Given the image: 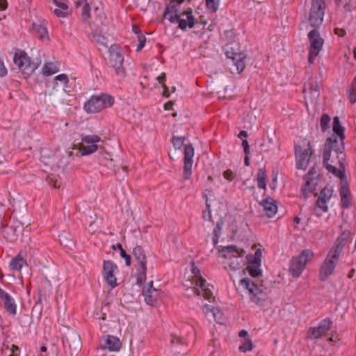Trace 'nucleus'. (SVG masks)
<instances>
[{"label": "nucleus", "mask_w": 356, "mask_h": 356, "mask_svg": "<svg viewBox=\"0 0 356 356\" xmlns=\"http://www.w3.org/2000/svg\"><path fill=\"white\" fill-rule=\"evenodd\" d=\"M346 243V238L339 237L330 250L320 268L319 278L321 281L326 280L333 273Z\"/></svg>", "instance_id": "obj_1"}, {"label": "nucleus", "mask_w": 356, "mask_h": 356, "mask_svg": "<svg viewBox=\"0 0 356 356\" xmlns=\"http://www.w3.org/2000/svg\"><path fill=\"white\" fill-rule=\"evenodd\" d=\"M344 138H337V136H332L328 138L324 145L323 160L326 163L327 161L331 160V163L343 165L345 160L344 152Z\"/></svg>", "instance_id": "obj_2"}, {"label": "nucleus", "mask_w": 356, "mask_h": 356, "mask_svg": "<svg viewBox=\"0 0 356 356\" xmlns=\"http://www.w3.org/2000/svg\"><path fill=\"white\" fill-rule=\"evenodd\" d=\"M219 251L222 253V257L225 259L223 261L225 268L232 277V273L240 270L241 268L238 257L243 255L244 251L242 249H237L233 245L222 247Z\"/></svg>", "instance_id": "obj_3"}, {"label": "nucleus", "mask_w": 356, "mask_h": 356, "mask_svg": "<svg viewBox=\"0 0 356 356\" xmlns=\"http://www.w3.org/2000/svg\"><path fill=\"white\" fill-rule=\"evenodd\" d=\"M113 102V98L109 95L92 96L85 103L84 110L88 113H96L111 107Z\"/></svg>", "instance_id": "obj_4"}, {"label": "nucleus", "mask_w": 356, "mask_h": 356, "mask_svg": "<svg viewBox=\"0 0 356 356\" xmlns=\"http://www.w3.org/2000/svg\"><path fill=\"white\" fill-rule=\"evenodd\" d=\"M313 257L314 252L309 249L304 250L298 256L293 257L289 265V271L293 277H299L307 263L309 262Z\"/></svg>", "instance_id": "obj_5"}, {"label": "nucleus", "mask_w": 356, "mask_h": 356, "mask_svg": "<svg viewBox=\"0 0 356 356\" xmlns=\"http://www.w3.org/2000/svg\"><path fill=\"white\" fill-rule=\"evenodd\" d=\"M13 61L18 69L26 75H30L33 73L41 64V59L40 58H35V60H31V58L24 51L16 53L14 56Z\"/></svg>", "instance_id": "obj_6"}, {"label": "nucleus", "mask_w": 356, "mask_h": 356, "mask_svg": "<svg viewBox=\"0 0 356 356\" xmlns=\"http://www.w3.org/2000/svg\"><path fill=\"white\" fill-rule=\"evenodd\" d=\"M240 284L248 291L250 298L254 303L262 304L267 299V289H263L261 285L259 286L247 277L241 280Z\"/></svg>", "instance_id": "obj_7"}, {"label": "nucleus", "mask_w": 356, "mask_h": 356, "mask_svg": "<svg viewBox=\"0 0 356 356\" xmlns=\"http://www.w3.org/2000/svg\"><path fill=\"white\" fill-rule=\"evenodd\" d=\"M192 273L193 274V284L195 285V293L197 296H202L204 298L211 300V298H214L213 293L210 287L213 288L207 282V281L201 276L200 270L193 266Z\"/></svg>", "instance_id": "obj_8"}, {"label": "nucleus", "mask_w": 356, "mask_h": 356, "mask_svg": "<svg viewBox=\"0 0 356 356\" xmlns=\"http://www.w3.org/2000/svg\"><path fill=\"white\" fill-rule=\"evenodd\" d=\"M132 254L137 261L136 284L140 285L146 280L147 258L144 250L139 245L134 248Z\"/></svg>", "instance_id": "obj_9"}, {"label": "nucleus", "mask_w": 356, "mask_h": 356, "mask_svg": "<svg viewBox=\"0 0 356 356\" xmlns=\"http://www.w3.org/2000/svg\"><path fill=\"white\" fill-rule=\"evenodd\" d=\"M99 141L101 138L97 135H81V142L75 145L74 149H79L81 156H87L97 150Z\"/></svg>", "instance_id": "obj_10"}, {"label": "nucleus", "mask_w": 356, "mask_h": 356, "mask_svg": "<svg viewBox=\"0 0 356 356\" xmlns=\"http://www.w3.org/2000/svg\"><path fill=\"white\" fill-rule=\"evenodd\" d=\"M307 147L300 146L295 147V154L297 168L305 170L307 168L310 157L314 154V151L309 141L306 142Z\"/></svg>", "instance_id": "obj_11"}, {"label": "nucleus", "mask_w": 356, "mask_h": 356, "mask_svg": "<svg viewBox=\"0 0 356 356\" xmlns=\"http://www.w3.org/2000/svg\"><path fill=\"white\" fill-rule=\"evenodd\" d=\"M308 38L310 42L308 61L309 63H312L321 51L324 40L321 37L317 29H314L309 32Z\"/></svg>", "instance_id": "obj_12"}, {"label": "nucleus", "mask_w": 356, "mask_h": 356, "mask_svg": "<svg viewBox=\"0 0 356 356\" xmlns=\"http://www.w3.org/2000/svg\"><path fill=\"white\" fill-rule=\"evenodd\" d=\"M63 86L58 83L56 86H52L51 90L47 95V101L54 106L63 104L66 97V91Z\"/></svg>", "instance_id": "obj_13"}, {"label": "nucleus", "mask_w": 356, "mask_h": 356, "mask_svg": "<svg viewBox=\"0 0 356 356\" xmlns=\"http://www.w3.org/2000/svg\"><path fill=\"white\" fill-rule=\"evenodd\" d=\"M104 277L107 284L111 287L115 288L117 286V280L115 277V273L118 271L117 265L112 261L108 260L104 261Z\"/></svg>", "instance_id": "obj_14"}, {"label": "nucleus", "mask_w": 356, "mask_h": 356, "mask_svg": "<svg viewBox=\"0 0 356 356\" xmlns=\"http://www.w3.org/2000/svg\"><path fill=\"white\" fill-rule=\"evenodd\" d=\"M325 6L312 3L309 15L310 26L314 29L318 28L323 23Z\"/></svg>", "instance_id": "obj_15"}, {"label": "nucleus", "mask_w": 356, "mask_h": 356, "mask_svg": "<svg viewBox=\"0 0 356 356\" xmlns=\"http://www.w3.org/2000/svg\"><path fill=\"white\" fill-rule=\"evenodd\" d=\"M194 148L191 144L185 145L184 158V179L187 180L190 178L193 164Z\"/></svg>", "instance_id": "obj_16"}, {"label": "nucleus", "mask_w": 356, "mask_h": 356, "mask_svg": "<svg viewBox=\"0 0 356 356\" xmlns=\"http://www.w3.org/2000/svg\"><path fill=\"white\" fill-rule=\"evenodd\" d=\"M303 93L305 100H310L312 104H316L320 96V86L316 81H311L304 86Z\"/></svg>", "instance_id": "obj_17"}, {"label": "nucleus", "mask_w": 356, "mask_h": 356, "mask_svg": "<svg viewBox=\"0 0 356 356\" xmlns=\"http://www.w3.org/2000/svg\"><path fill=\"white\" fill-rule=\"evenodd\" d=\"M143 295L145 302L149 305H154L160 299V291L153 287V282H149L143 289Z\"/></svg>", "instance_id": "obj_18"}, {"label": "nucleus", "mask_w": 356, "mask_h": 356, "mask_svg": "<svg viewBox=\"0 0 356 356\" xmlns=\"http://www.w3.org/2000/svg\"><path fill=\"white\" fill-rule=\"evenodd\" d=\"M332 325V322L329 318L321 321L317 327L309 328V337L313 339L320 338L331 329Z\"/></svg>", "instance_id": "obj_19"}, {"label": "nucleus", "mask_w": 356, "mask_h": 356, "mask_svg": "<svg viewBox=\"0 0 356 356\" xmlns=\"http://www.w3.org/2000/svg\"><path fill=\"white\" fill-rule=\"evenodd\" d=\"M124 57L120 51H113L110 54V63L115 70V73L120 76H125V70L123 67Z\"/></svg>", "instance_id": "obj_20"}, {"label": "nucleus", "mask_w": 356, "mask_h": 356, "mask_svg": "<svg viewBox=\"0 0 356 356\" xmlns=\"http://www.w3.org/2000/svg\"><path fill=\"white\" fill-rule=\"evenodd\" d=\"M179 28L184 30L187 27L191 29L195 25V18L193 15V11L190 8L186 11L181 12L179 15L177 22Z\"/></svg>", "instance_id": "obj_21"}, {"label": "nucleus", "mask_w": 356, "mask_h": 356, "mask_svg": "<svg viewBox=\"0 0 356 356\" xmlns=\"http://www.w3.org/2000/svg\"><path fill=\"white\" fill-rule=\"evenodd\" d=\"M56 8L52 9L53 13L58 17L65 18L70 14L68 0H52Z\"/></svg>", "instance_id": "obj_22"}, {"label": "nucleus", "mask_w": 356, "mask_h": 356, "mask_svg": "<svg viewBox=\"0 0 356 356\" xmlns=\"http://www.w3.org/2000/svg\"><path fill=\"white\" fill-rule=\"evenodd\" d=\"M227 58L231 59L236 67L238 73L243 71L245 67V58L247 56L244 53H235L233 51H226Z\"/></svg>", "instance_id": "obj_23"}, {"label": "nucleus", "mask_w": 356, "mask_h": 356, "mask_svg": "<svg viewBox=\"0 0 356 356\" xmlns=\"http://www.w3.org/2000/svg\"><path fill=\"white\" fill-rule=\"evenodd\" d=\"M121 347L120 339L114 336L108 335L103 340L100 348L102 350L108 349L110 351H118Z\"/></svg>", "instance_id": "obj_24"}, {"label": "nucleus", "mask_w": 356, "mask_h": 356, "mask_svg": "<svg viewBox=\"0 0 356 356\" xmlns=\"http://www.w3.org/2000/svg\"><path fill=\"white\" fill-rule=\"evenodd\" d=\"M181 14L178 5L170 3L164 12V17L172 23L177 22V19Z\"/></svg>", "instance_id": "obj_25"}, {"label": "nucleus", "mask_w": 356, "mask_h": 356, "mask_svg": "<svg viewBox=\"0 0 356 356\" xmlns=\"http://www.w3.org/2000/svg\"><path fill=\"white\" fill-rule=\"evenodd\" d=\"M0 298L4 302V306L7 312L15 315L16 314V305L14 299L4 290L0 288Z\"/></svg>", "instance_id": "obj_26"}, {"label": "nucleus", "mask_w": 356, "mask_h": 356, "mask_svg": "<svg viewBox=\"0 0 356 356\" xmlns=\"http://www.w3.org/2000/svg\"><path fill=\"white\" fill-rule=\"evenodd\" d=\"M261 204L264 208L265 214L268 218H272L277 213V207L273 199L266 198L261 201Z\"/></svg>", "instance_id": "obj_27"}, {"label": "nucleus", "mask_w": 356, "mask_h": 356, "mask_svg": "<svg viewBox=\"0 0 356 356\" xmlns=\"http://www.w3.org/2000/svg\"><path fill=\"white\" fill-rule=\"evenodd\" d=\"M305 184L302 187V193L305 198L313 193L317 185V180L314 178L304 177Z\"/></svg>", "instance_id": "obj_28"}, {"label": "nucleus", "mask_w": 356, "mask_h": 356, "mask_svg": "<svg viewBox=\"0 0 356 356\" xmlns=\"http://www.w3.org/2000/svg\"><path fill=\"white\" fill-rule=\"evenodd\" d=\"M33 33L41 40L48 39V32L47 28L38 22H33L32 24Z\"/></svg>", "instance_id": "obj_29"}, {"label": "nucleus", "mask_w": 356, "mask_h": 356, "mask_svg": "<svg viewBox=\"0 0 356 356\" xmlns=\"http://www.w3.org/2000/svg\"><path fill=\"white\" fill-rule=\"evenodd\" d=\"M259 266L260 263L256 259L252 262H250L247 267L249 274L253 277L259 276L261 274V270Z\"/></svg>", "instance_id": "obj_30"}, {"label": "nucleus", "mask_w": 356, "mask_h": 356, "mask_svg": "<svg viewBox=\"0 0 356 356\" xmlns=\"http://www.w3.org/2000/svg\"><path fill=\"white\" fill-rule=\"evenodd\" d=\"M2 234L3 236L9 241H14L17 237L16 229L11 226L3 227L2 229Z\"/></svg>", "instance_id": "obj_31"}, {"label": "nucleus", "mask_w": 356, "mask_h": 356, "mask_svg": "<svg viewBox=\"0 0 356 356\" xmlns=\"http://www.w3.org/2000/svg\"><path fill=\"white\" fill-rule=\"evenodd\" d=\"M24 264H26V261L20 255H18L11 259L9 266L12 270H20Z\"/></svg>", "instance_id": "obj_32"}, {"label": "nucleus", "mask_w": 356, "mask_h": 356, "mask_svg": "<svg viewBox=\"0 0 356 356\" xmlns=\"http://www.w3.org/2000/svg\"><path fill=\"white\" fill-rule=\"evenodd\" d=\"M266 170L263 168L258 170L257 175V186L261 189H266Z\"/></svg>", "instance_id": "obj_33"}, {"label": "nucleus", "mask_w": 356, "mask_h": 356, "mask_svg": "<svg viewBox=\"0 0 356 356\" xmlns=\"http://www.w3.org/2000/svg\"><path fill=\"white\" fill-rule=\"evenodd\" d=\"M333 131L337 138H344L343 128L340 124L339 119L338 117H335L333 120Z\"/></svg>", "instance_id": "obj_34"}, {"label": "nucleus", "mask_w": 356, "mask_h": 356, "mask_svg": "<svg viewBox=\"0 0 356 356\" xmlns=\"http://www.w3.org/2000/svg\"><path fill=\"white\" fill-rule=\"evenodd\" d=\"M58 67L54 63H47L42 67V74L45 76H49L56 73Z\"/></svg>", "instance_id": "obj_35"}, {"label": "nucleus", "mask_w": 356, "mask_h": 356, "mask_svg": "<svg viewBox=\"0 0 356 356\" xmlns=\"http://www.w3.org/2000/svg\"><path fill=\"white\" fill-rule=\"evenodd\" d=\"M323 165L330 172H332L336 177L341 178L344 176L343 171H341L334 165L329 163L328 161H327L326 163L323 162Z\"/></svg>", "instance_id": "obj_36"}, {"label": "nucleus", "mask_w": 356, "mask_h": 356, "mask_svg": "<svg viewBox=\"0 0 356 356\" xmlns=\"http://www.w3.org/2000/svg\"><path fill=\"white\" fill-rule=\"evenodd\" d=\"M68 82L69 80L67 76L65 74H61L55 76L53 86H56L58 83L59 86H64L63 89H65L67 86Z\"/></svg>", "instance_id": "obj_37"}, {"label": "nucleus", "mask_w": 356, "mask_h": 356, "mask_svg": "<svg viewBox=\"0 0 356 356\" xmlns=\"http://www.w3.org/2000/svg\"><path fill=\"white\" fill-rule=\"evenodd\" d=\"M222 225H223V220H222V219H220L217 222L216 227L213 230V245H216L218 242V238H219L220 233H221Z\"/></svg>", "instance_id": "obj_38"}, {"label": "nucleus", "mask_w": 356, "mask_h": 356, "mask_svg": "<svg viewBox=\"0 0 356 356\" xmlns=\"http://www.w3.org/2000/svg\"><path fill=\"white\" fill-rule=\"evenodd\" d=\"M332 189L330 188L325 187L321 191L318 198L328 202L332 197Z\"/></svg>", "instance_id": "obj_39"}, {"label": "nucleus", "mask_w": 356, "mask_h": 356, "mask_svg": "<svg viewBox=\"0 0 356 356\" xmlns=\"http://www.w3.org/2000/svg\"><path fill=\"white\" fill-rule=\"evenodd\" d=\"M205 1H206V6H207V8H208V10L210 12L215 13L218 9L220 1L219 0H205Z\"/></svg>", "instance_id": "obj_40"}, {"label": "nucleus", "mask_w": 356, "mask_h": 356, "mask_svg": "<svg viewBox=\"0 0 356 356\" xmlns=\"http://www.w3.org/2000/svg\"><path fill=\"white\" fill-rule=\"evenodd\" d=\"M92 40L97 43L104 47H107V40L104 35L99 33H92Z\"/></svg>", "instance_id": "obj_41"}, {"label": "nucleus", "mask_w": 356, "mask_h": 356, "mask_svg": "<svg viewBox=\"0 0 356 356\" xmlns=\"http://www.w3.org/2000/svg\"><path fill=\"white\" fill-rule=\"evenodd\" d=\"M211 314L214 321H216L218 323L222 324L224 323L222 314L218 309L213 308L211 309Z\"/></svg>", "instance_id": "obj_42"}, {"label": "nucleus", "mask_w": 356, "mask_h": 356, "mask_svg": "<svg viewBox=\"0 0 356 356\" xmlns=\"http://www.w3.org/2000/svg\"><path fill=\"white\" fill-rule=\"evenodd\" d=\"M185 137L173 136L172 143L175 149H180L185 141Z\"/></svg>", "instance_id": "obj_43"}, {"label": "nucleus", "mask_w": 356, "mask_h": 356, "mask_svg": "<svg viewBox=\"0 0 356 356\" xmlns=\"http://www.w3.org/2000/svg\"><path fill=\"white\" fill-rule=\"evenodd\" d=\"M118 249L120 251V256L125 259V264L127 266L131 265V256L126 253L120 243L117 244Z\"/></svg>", "instance_id": "obj_44"}, {"label": "nucleus", "mask_w": 356, "mask_h": 356, "mask_svg": "<svg viewBox=\"0 0 356 356\" xmlns=\"http://www.w3.org/2000/svg\"><path fill=\"white\" fill-rule=\"evenodd\" d=\"M330 122V118L327 114H323L321 118V127L325 131L327 128Z\"/></svg>", "instance_id": "obj_45"}, {"label": "nucleus", "mask_w": 356, "mask_h": 356, "mask_svg": "<svg viewBox=\"0 0 356 356\" xmlns=\"http://www.w3.org/2000/svg\"><path fill=\"white\" fill-rule=\"evenodd\" d=\"M81 16L84 22H87L90 17V6L88 2L83 6Z\"/></svg>", "instance_id": "obj_46"}, {"label": "nucleus", "mask_w": 356, "mask_h": 356, "mask_svg": "<svg viewBox=\"0 0 356 356\" xmlns=\"http://www.w3.org/2000/svg\"><path fill=\"white\" fill-rule=\"evenodd\" d=\"M316 207L324 213L328 211L327 202L325 200L318 198L316 203Z\"/></svg>", "instance_id": "obj_47"}, {"label": "nucleus", "mask_w": 356, "mask_h": 356, "mask_svg": "<svg viewBox=\"0 0 356 356\" xmlns=\"http://www.w3.org/2000/svg\"><path fill=\"white\" fill-rule=\"evenodd\" d=\"M252 349V341L249 339H246L243 344L239 346V350L242 352H246Z\"/></svg>", "instance_id": "obj_48"}, {"label": "nucleus", "mask_w": 356, "mask_h": 356, "mask_svg": "<svg viewBox=\"0 0 356 356\" xmlns=\"http://www.w3.org/2000/svg\"><path fill=\"white\" fill-rule=\"evenodd\" d=\"M319 176L318 168L317 167H312L305 177L314 178L317 180Z\"/></svg>", "instance_id": "obj_49"}, {"label": "nucleus", "mask_w": 356, "mask_h": 356, "mask_svg": "<svg viewBox=\"0 0 356 356\" xmlns=\"http://www.w3.org/2000/svg\"><path fill=\"white\" fill-rule=\"evenodd\" d=\"M138 44L136 48L137 51H140L145 46L146 38L143 34H138Z\"/></svg>", "instance_id": "obj_50"}, {"label": "nucleus", "mask_w": 356, "mask_h": 356, "mask_svg": "<svg viewBox=\"0 0 356 356\" xmlns=\"http://www.w3.org/2000/svg\"><path fill=\"white\" fill-rule=\"evenodd\" d=\"M203 218L205 220H211L210 205L207 202V209L203 213Z\"/></svg>", "instance_id": "obj_51"}, {"label": "nucleus", "mask_w": 356, "mask_h": 356, "mask_svg": "<svg viewBox=\"0 0 356 356\" xmlns=\"http://www.w3.org/2000/svg\"><path fill=\"white\" fill-rule=\"evenodd\" d=\"M349 195V189L346 184H343L341 186L340 189V195L341 197L348 196Z\"/></svg>", "instance_id": "obj_52"}, {"label": "nucleus", "mask_w": 356, "mask_h": 356, "mask_svg": "<svg viewBox=\"0 0 356 356\" xmlns=\"http://www.w3.org/2000/svg\"><path fill=\"white\" fill-rule=\"evenodd\" d=\"M223 177L228 181H232L234 179V173L230 170L224 172Z\"/></svg>", "instance_id": "obj_53"}, {"label": "nucleus", "mask_w": 356, "mask_h": 356, "mask_svg": "<svg viewBox=\"0 0 356 356\" xmlns=\"http://www.w3.org/2000/svg\"><path fill=\"white\" fill-rule=\"evenodd\" d=\"M7 73V69L4 66L3 62L0 59V76H5Z\"/></svg>", "instance_id": "obj_54"}, {"label": "nucleus", "mask_w": 356, "mask_h": 356, "mask_svg": "<svg viewBox=\"0 0 356 356\" xmlns=\"http://www.w3.org/2000/svg\"><path fill=\"white\" fill-rule=\"evenodd\" d=\"M242 145L243 147V149H244V152L245 154H249L250 151V147H249V144H248V142L246 139H244L242 142Z\"/></svg>", "instance_id": "obj_55"}, {"label": "nucleus", "mask_w": 356, "mask_h": 356, "mask_svg": "<svg viewBox=\"0 0 356 356\" xmlns=\"http://www.w3.org/2000/svg\"><path fill=\"white\" fill-rule=\"evenodd\" d=\"M348 96L350 102L352 104L356 102V92H355L352 89L348 92Z\"/></svg>", "instance_id": "obj_56"}, {"label": "nucleus", "mask_w": 356, "mask_h": 356, "mask_svg": "<svg viewBox=\"0 0 356 356\" xmlns=\"http://www.w3.org/2000/svg\"><path fill=\"white\" fill-rule=\"evenodd\" d=\"M348 197V196L341 197V204H342L343 207L345 208H348L350 206V201H349Z\"/></svg>", "instance_id": "obj_57"}, {"label": "nucleus", "mask_w": 356, "mask_h": 356, "mask_svg": "<svg viewBox=\"0 0 356 356\" xmlns=\"http://www.w3.org/2000/svg\"><path fill=\"white\" fill-rule=\"evenodd\" d=\"M213 308L214 307L206 304L203 306L202 310L206 315H208L209 313H211V309Z\"/></svg>", "instance_id": "obj_58"}, {"label": "nucleus", "mask_w": 356, "mask_h": 356, "mask_svg": "<svg viewBox=\"0 0 356 356\" xmlns=\"http://www.w3.org/2000/svg\"><path fill=\"white\" fill-rule=\"evenodd\" d=\"M171 337H172L171 339H170V343H175V342L176 343H181V338L178 337V336L172 335Z\"/></svg>", "instance_id": "obj_59"}, {"label": "nucleus", "mask_w": 356, "mask_h": 356, "mask_svg": "<svg viewBox=\"0 0 356 356\" xmlns=\"http://www.w3.org/2000/svg\"><path fill=\"white\" fill-rule=\"evenodd\" d=\"M156 79L159 81V83H161L163 85V83H164V81H165V73H161L160 76H158L156 77Z\"/></svg>", "instance_id": "obj_60"}, {"label": "nucleus", "mask_w": 356, "mask_h": 356, "mask_svg": "<svg viewBox=\"0 0 356 356\" xmlns=\"http://www.w3.org/2000/svg\"><path fill=\"white\" fill-rule=\"evenodd\" d=\"M173 102L169 101L167 103H165L163 106L165 110H171L173 106Z\"/></svg>", "instance_id": "obj_61"}, {"label": "nucleus", "mask_w": 356, "mask_h": 356, "mask_svg": "<svg viewBox=\"0 0 356 356\" xmlns=\"http://www.w3.org/2000/svg\"><path fill=\"white\" fill-rule=\"evenodd\" d=\"M95 12L98 13V15L99 17L100 23H102V19L104 18V12L102 10H99L98 8H97L95 9Z\"/></svg>", "instance_id": "obj_62"}, {"label": "nucleus", "mask_w": 356, "mask_h": 356, "mask_svg": "<svg viewBox=\"0 0 356 356\" xmlns=\"http://www.w3.org/2000/svg\"><path fill=\"white\" fill-rule=\"evenodd\" d=\"M162 88H163V95L165 97H169L168 89L165 84L163 83Z\"/></svg>", "instance_id": "obj_63"}, {"label": "nucleus", "mask_w": 356, "mask_h": 356, "mask_svg": "<svg viewBox=\"0 0 356 356\" xmlns=\"http://www.w3.org/2000/svg\"><path fill=\"white\" fill-rule=\"evenodd\" d=\"M335 33L339 36H343L346 33V31L343 29H335Z\"/></svg>", "instance_id": "obj_64"}]
</instances>
